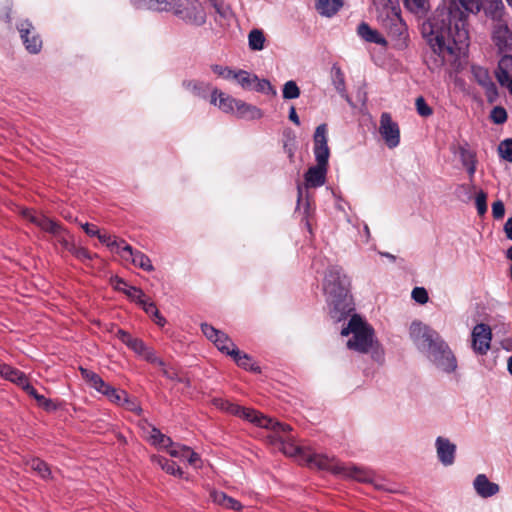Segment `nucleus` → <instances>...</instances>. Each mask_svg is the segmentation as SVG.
<instances>
[{
  "mask_svg": "<svg viewBox=\"0 0 512 512\" xmlns=\"http://www.w3.org/2000/svg\"><path fill=\"white\" fill-rule=\"evenodd\" d=\"M184 2L186 5L183 10L175 8V15L187 23L196 26L203 25L206 21V14L201 6L195 1L184 0Z\"/></svg>",
  "mask_w": 512,
  "mask_h": 512,
  "instance_id": "obj_11",
  "label": "nucleus"
},
{
  "mask_svg": "<svg viewBox=\"0 0 512 512\" xmlns=\"http://www.w3.org/2000/svg\"><path fill=\"white\" fill-rule=\"evenodd\" d=\"M124 293L132 300L137 301L140 304V299L145 298L144 292L135 286H128Z\"/></svg>",
  "mask_w": 512,
  "mask_h": 512,
  "instance_id": "obj_61",
  "label": "nucleus"
},
{
  "mask_svg": "<svg viewBox=\"0 0 512 512\" xmlns=\"http://www.w3.org/2000/svg\"><path fill=\"white\" fill-rule=\"evenodd\" d=\"M54 237L56 239V242L59 243L61 247L68 252L74 245V243L71 241L72 236L68 233L65 227H63L61 229V232L56 234Z\"/></svg>",
  "mask_w": 512,
  "mask_h": 512,
  "instance_id": "obj_47",
  "label": "nucleus"
},
{
  "mask_svg": "<svg viewBox=\"0 0 512 512\" xmlns=\"http://www.w3.org/2000/svg\"><path fill=\"white\" fill-rule=\"evenodd\" d=\"M99 241L103 244H105L111 252L117 253L120 255V252L122 250V246H124L126 243L125 240H118L116 237H112L109 234L98 232V235L96 236Z\"/></svg>",
  "mask_w": 512,
  "mask_h": 512,
  "instance_id": "obj_33",
  "label": "nucleus"
},
{
  "mask_svg": "<svg viewBox=\"0 0 512 512\" xmlns=\"http://www.w3.org/2000/svg\"><path fill=\"white\" fill-rule=\"evenodd\" d=\"M20 37L26 50L31 54H37L42 48V40L36 33L34 26L28 20H23L17 25Z\"/></svg>",
  "mask_w": 512,
  "mask_h": 512,
  "instance_id": "obj_10",
  "label": "nucleus"
},
{
  "mask_svg": "<svg viewBox=\"0 0 512 512\" xmlns=\"http://www.w3.org/2000/svg\"><path fill=\"white\" fill-rule=\"evenodd\" d=\"M74 257L82 262H87L93 259L95 255H93L88 249L81 246H76L75 244L69 251Z\"/></svg>",
  "mask_w": 512,
  "mask_h": 512,
  "instance_id": "obj_49",
  "label": "nucleus"
},
{
  "mask_svg": "<svg viewBox=\"0 0 512 512\" xmlns=\"http://www.w3.org/2000/svg\"><path fill=\"white\" fill-rule=\"evenodd\" d=\"M473 486L477 494L482 498L494 496L499 492V485L491 482L485 474L477 475L473 482Z\"/></svg>",
  "mask_w": 512,
  "mask_h": 512,
  "instance_id": "obj_18",
  "label": "nucleus"
},
{
  "mask_svg": "<svg viewBox=\"0 0 512 512\" xmlns=\"http://www.w3.org/2000/svg\"><path fill=\"white\" fill-rule=\"evenodd\" d=\"M492 339L491 329L486 324H477L472 331V348L473 350L484 355L490 349Z\"/></svg>",
  "mask_w": 512,
  "mask_h": 512,
  "instance_id": "obj_12",
  "label": "nucleus"
},
{
  "mask_svg": "<svg viewBox=\"0 0 512 512\" xmlns=\"http://www.w3.org/2000/svg\"><path fill=\"white\" fill-rule=\"evenodd\" d=\"M379 133L388 148L394 149L400 144L399 125L388 112H383L380 116Z\"/></svg>",
  "mask_w": 512,
  "mask_h": 512,
  "instance_id": "obj_8",
  "label": "nucleus"
},
{
  "mask_svg": "<svg viewBox=\"0 0 512 512\" xmlns=\"http://www.w3.org/2000/svg\"><path fill=\"white\" fill-rule=\"evenodd\" d=\"M328 167L316 164L304 174L306 188H318L325 184Z\"/></svg>",
  "mask_w": 512,
  "mask_h": 512,
  "instance_id": "obj_15",
  "label": "nucleus"
},
{
  "mask_svg": "<svg viewBox=\"0 0 512 512\" xmlns=\"http://www.w3.org/2000/svg\"><path fill=\"white\" fill-rule=\"evenodd\" d=\"M436 449L437 456L443 465L449 466L454 463L456 446L448 439L439 436L436 439Z\"/></svg>",
  "mask_w": 512,
  "mask_h": 512,
  "instance_id": "obj_16",
  "label": "nucleus"
},
{
  "mask_svg": "<svg viewBox=\"0 0 512 512\" xmlns=\"http://www.w3.org/2000/svg\"><path fill=\"white\" fill-rule=\"evenodd\" d=\"M492 39L500 53H512V31L506 24L498 22L494 26Z\"/></svg>",
  "mask_w": 512,
  "mask_h": 512,
  "instance_id": "obj_13",
  "label": "nucleus"
},
{
  "mask_svg": "<svg viewBox=\"0 0 512 512\" xmlns=\"http://www.w3.org/2000/svg\"><path fill=\"white\" fill-rule=\"evenodd\" d=\"M471 72L474 80L486 90L488 95L497 93L496 85L492 81L489 71L486 68L473 65Z\"/></svg>",
  "mask_w": 512,
  "mask_h": 512,
  "instance_id": "obj_19",
  "label": "nucleus"
},
{
  "mask_svg": "<svg viewBox=\"0 0 512 512\" xmlns=\"http://www.w3.org/2000/svg\"><path fill=\"white\" fill-rule=\"evenodd\" d=\"M37 226L41 230L48 232L53 236L61 232V229L64 227L60 222L50 219L44 215L37 221Z\"/></svg>",
  "mask_w": 512,
  "mask_h": 512,
  "instance_id": "obj_34",
  "label": "nucleus"
},
{
  "mask_svg": "<svg viewBox=\"0 0 512 512\" xmlns=\"http://www.w3.org/2000/svg\"><path fill=\"white\" fill-rule=\"evenodd\" d=\"M331 79L332 83L337 90V92L342 96L347 98L346 94V83H345V75L340 68L339 65L333 64L331 68Z\"/></svg>",
  "mask_w": 512,
  "mask_h": 512,
  "instance_id": "obj_30",
  "label": "nucleus"
},
{
  "mask_svg": "<svg viewBox=\"0 0 512 512\" xmlns=\"http://www.w3.org/2000/svg\"><path fill=\"white\" fill-rule=\"evenodd\" d=\"M212 71L218 75L219 77H222L224 79H232L234 75V70L227 66H221L218 64H214L211 66Z\"/></svg>",
  "mask_w": 512,
  "mask_h": 512,
  "instance_id": "obj_58",
  "label": "nucleus"
},
{
  "mask_svg": "<svg viewBox=\"0 0 512 512\" xmlns=\"http://www.w3.org/2000/svg\"><path fill=\"white\" fill-rule=\"evenodd\" d=\"M495 73L501 85H505L509 82V77L512 75V53H506L502 56Z\"/></svg>",
  "mask_w": 512,
  "mask_h": 512,
  "instance_id": "obj_24",
  "label": "nucleus"
},
{
  "mask_svg": "<svg viewBox=\"0 0 512 512\" xmlns=\"http://www.w3.org/2000/svg\"><path fill=\"white\" fill-rule=\"evenodd\" d=\"M323 290L328 304L332 307V317L342 320L353 311L350 280L339 267L328 269L324 277Z\"/></svg>",
  "mask_w": 512,
  "mask_h": 512,
  "instance_id": "obj_3",
  "label": "nucleus"
},
{
  "mask_svg": "<svg viewBox=\"0 0 512 512\" xmlns=\"http://www.w3.org/2000/svg\"><path fill=\"white\" fill-rule=\"evenodd\" d=\"M136 7L152 11H169L172 7V0H137Z\"/></svg>",
  "mask_w": 512,
  "mask_h": 512,
  "instance_id": "obj_28",
  "label": "nucleus"
},
{
  "mask_svg": "<svg viewBox=\"0 0 512 512\" xmlns=\"http://www.w3.org/2000/svg\"><path fill=\"white\" fill-rule=\"evenodd\" d=\"M327 133V124L323 123L316 127L313 135V152L316 164L328 167L330 149L328 147Z\"/></svg>",
  "mask_w": 512,
  "mask_h": 512,
  "instance_id": "obj_7",
  "label": "nucleus"
},
{
  "mask_svg": "<svg viewBox=\"0 0 512 512\" xmlns=\"http://www.w3.org/2000/svg\"><path fill=\"white\" fill-rule=\"evenodd\" d=\"M405 7L413 13H423L428 9L427 0H403Z\"/></svg>",
  "mask_w": 512,
  "mask_h": 512,
  "instance_id": "obj_48",
  "label": "nucleus"
},
{
  "mask_svg": "<svg viewBox=\"0 0 512 512\" xmlns=\"http://www.w3.org/2000/svg\"><path fill=\"white\" fill-rule=\"evenodd\" d=\"M480 9V0H450L447 8L437 9L423 24V34L439 57L434 61L435 68L445 63L453 65L466 54L469 46L467 16Z\"/></svg>",
  "mask_w": 512,
  "mask_h": 512,
  "instance_id": "obj_1",
  "label": "nucleus"
},
{
  "mask_svg": "<svg viewBox=\"0 0 512 512\" xmlns=\"http://www.w3.org/2000/svg\"><path fill=\"white\" fill-rule=\"evenodd\" d=\"M240 100L224 94L218 89H214L211 93V103L217 105L223 112H235Z\"/></svg>",
  "mask_w": 512,
  "mask_h": 512,
  "instance_id": "obj_21",
  "label": "nucleus"
},
{
  "mask_svg": "<svg viewBox=\"0 0 512 512\" xmlns=\"http://www.w3.org/2000/svg\"><path fill=\"white\" fill-rule=\"evenodd\" d=\"M249 47L251 50L259 51L264 48L265 37L261 30L253 29L248 35Z\"/></svg>",
  "mask_w": 512,
  "mask_h": 512,
  "instance_id": "obj_39",
  "label": "nucleus"
},
{
  "mask_svg": "<svg viewBox=\"0 0 512 512\" xmlns=\"http://www.w3.org/2000/svg\"><path fill=\"white\" fill-rule=\"evenodd\" d=\"M141 358L150 364L158 367H164V361L156 355V352L152 347L148 346Z\"/></svg>",
  "mask_w": 512,
  "mask_h": 512,
  "instance_id": "obj_53",
  "label": "nucleus"
},
{
  "mask_svg": "<svg viewBox=\"0 0 512 512\" xmlns=\"http://www.w3.org/2000/svg\"><path fill=\"white\" fill-rule=\"evenodd\" d=\"M411 296L419 304H425L429 300L428 292L424 287H415L412 290Z\"/></svg>",
  "mask_w": 512,
  "mask_h": 512,
  "instance_id": "obj_57",
  "label": "nucleus"
},
{
  "mask_svg": "<svg viewBox=\"0 0 512 512\" xmlns=\"http://www.w3.org/2000/svg\"><path fill=\"white\" fill-rule=\"evenodd\" d=\"M162 370V374L164 377H166L169 380L177 382L180 375L182 374V371L175 367V366H166L164 363V367H160Z\"/></svg>",
  "mask_w": 512,
  "mask_h": 512,
  "instance_id": "obj_56",
  "label": "nucleus"
},
{
  "mask_svg": "<svg viewBox=\"0 0 512 512\" xmlns=\"http://www.w3.org/2000/svg\"><path fill=\"white\" fill-rule=\"evenodd\" d=\"M0 375L5 379L17 384L22 389L29 382L26 374L8 364H0Z\"/></svg>",
  "mask_w": 512,
  "mask_h": 512,
  "instance_id": "obj_23",
  "label": "nucleus"
},
{
  "mask_svg": "<svg viewBox=\"0 0 512 512\" xmlns=\"http://www.w3.org/2000/svg\"><path fill=\"white\" fill-rule=\"evenodd\" d=\"M117 338L131 349L139 357L143 355L148 346L140 338L133 337L129 332L118 329L116 332Z\"/></svg>",
  "mask_w": 512,
  "mask_h": 512,
  "instance_id": "obj_20",
  "label": "nucleus"
},
{
  "mask_svg": "<svg viewBox=\"0 0 512 512\" xmlns=\"http://www.w3.org/2000/svg\"><path fill=\"white\" fill-rule=\"evenodd\" d=\"M90 387L94 388L97 392L103 394L107 391L109 384L106 383L98 374L89 384Z\"/></svg>",
  "mask_w": 512,
  "mask_h": 512,
  "instance_id": "obj_62",
  "label": "nucleus"
},
{
  "mask_svg": "<svg viewBox=\"0 0 512 512\" xmlns=\"http://www.w3.org/2000/svg\"><path fill=\"white\" fill-rule=\"evenodd\" d=\"M189 450L190 447L174 444L173 442L172 445H169L167 448V452L169 453L170 456L182 459H185L187 457V455L189 454Z\"/></svg>",
  "mask_w": 512,
  "mask_h": 512,
  "instance_id": "obj_50",
  "label": "nucleus"
},
{
  "mask_svg": "<svg viewBox=\"0 0 512 512\" xmlns=\"http://www.w3.org/2000/svg\"><path fill=\"white\" fill-rule=\"evenodd\" d=\"M282 96L284 99H296L300 96V89L295 81L289 80L284 84Z\"/></svg>",
  "mask_w": 512,
  "mask_h": 512,
  "instance_id": "obj_44",
  "label": "nucleus"
},
{
  "mask_svg": "<svg viewBox=\"0 0 512 512\" xmlns=\"http://www.w3.org/2000/svg\"><path fill=\"white\" fill-rule=\"evenodd\" d=\"M214 344L221 352H224L227 355H229L231 349L237 348L236 345L231 341L229 336L222 331L219 334V336L215 338Z\"/></svg>",
  "mask_w": 512,
  "mask_h": 512,
  "instance_id": "obj_41",
  "label": "nucleus"
},
{
  "mask_svg": "<svg viewBox=\"0 0 512 512\" xmlns=\"http://www.w3.org/2000/svg\"><path fill=\"white\" fill-rule=\"evenodd\" d=\"M210 497L214 503L224 508H229L234 511H238L242 508V505L238 500L226 495L222 491H212L210 493Z\"/></svg>",
  "mask_w": 512,
  "mask_h": 512,
  "instance_id": "obj_27",
  "label": "nucleus"
},
{
  "mask_svg": "<svg viewBox=\"0 0 512 512\" xmlns=\"http://www.w3.org/2000/svg\"><path fill=\"white\" fill-rule=\"evenodd\" d=\"M182 86L193 95L201 98H205L209 90V84L198 80H184Z\"/></svg>",
  "mask_w": 512,
  "mask_h": 512,
  "instance_id": "obj_31",
  "label": "nucleus"
},
{
  "mask_svg": "<svg viewBox=\"0 0 512 512\" xmlns=\"http://www.w3.org/2000/svg\"><path fill=\"white\" fill-rule=\"evenodd\" d=\"M381 17L385 15L387 19L396 27V31L401 34L405 28L400 18V8L397 0H372Z\"/></svg>",
  "mask_w": 512,
  "mask_h": 512,
  "instance_id": "obj_9",
  "label": "nucleus"
},
{
  "mask_svg": "<svg viewBox=\"0 0 512 512\" xmlns=\"http://www.w3.org/2000/svg\"><path fill=\"white\" fill-rule=\"evenodd\" d=\"M235 112L239 117L250 120L260 119L263 116V113L259 108L245 103L242 100L239 101Z\"/></svg>",
  "mask_w": 512,
  "mask_h": 512,
  "instance_id": "obj_29",
  "label": "nucleus"
},
{
  "mask_svg": "<svg viewBox=\"0 0 512 512\" xmlns=\"http://www.w3.org/2000/svg\"><path fill=\"white\" fill-rule=\"evenodd\" d=\"M229 355L233 357L239 367L253 372H260L259 366L252 362V358L238 348L231 349Z\"/></svg>",
  "mask_w": 512,
  "mask_h": 512,
  "instance_id": "obj_25",
  "label": "nucleus"
},
{
  "mask_svg": "<svg viewBox=\"0 0 512 512\" xmlns=\"http://www.w3.org/2000/svg\"><path fill=\"white\" fill-rule=\"evenodd\" d=\"M349 333H352L353 337L347 342L348 348L361 353L369 352L373 345L374 331L360 316L353 315L348 323V327L342 330V335L344 336Z\"/></svg>",
  "mask_w": 512,
  "mask_h": 512,
  "instance_id": "obj_5",
  "label": "nucleus"
},
{
  "mask_svg": "<svg viewBox=\"0 0 512 512\" xmlns=\"http://www.w3.org/2000/svg\"><path fill=\"white\" fill-rule=\"evenodd\" d=\"M409 334L419 349L429 351L430 357L437 367L446 372H452L456 369L455 356L436 331L414 321L410 325Z\"/></svg>",
  "mask_w": 512,
  "mask_h": 512,
  "instance_id": "obj_2",
  "label": "nucleus"
},
{
  "mask_svg": "<svg viewBox=\"0 0 512 512\" xmlns=\"http://www.w3.org/2000/svg\"><path fill=\"white\" fill-rule=\"evenodd\" d=\"M507 112L502 106H495L490 113V118L495 124H503L507 121Z\"/></svg>",
  "mask_w": 512,
  "mask_h": 512,
  "instance_id": "obj_51",
  "label": "nucleus"
},
{
  "mask_svg": "<svg viewBox=\"0 0 512 512\" xmlns=\"http://www.w3.org/2000/svg\"><path fill=\"white\" fill-rule=\"evenodd\" d=\"M201 331L206 336V338L212 341L213 343L215 342V338H217L221 333L220 330L214 328L212 325L207 323L201 324Z\"/></svg>",
  "mask_w": 512,
  "mask_h": 512,
  "instance_id": "obj_60",
  "label": "nucleus"
},
{
  "mask_svg": "<svg viewBox=\"0 0 512 512\" xmlns=\"http://www.w3.org/2000/svg\"><path fill=\"white\" fill-rule=\"evenodd\" d=\"M153 460L157 462V464L168 474L174 475V476H182L183 471L182 469L176 465V463L172 460H169L164 457H153Z\"/></svg>",
  "mask_w": 512,
  "mask_h": 512,
  "instance_id": "obj_37",
  "label": "nucleus"
},
{
  "mask_svg": "<svg viewBox=\"0 0 512 512\" xmlns=\"http://www.w3.org/2000/svg\"><path fill=\"white\" fill-rule=\"evenodd\" d=\"M120 406L136 414H140L142 412L139 404L135 401V399H131L127 393L125 394V397L123 398L122 404Z\"/></svg>",
  "mask_w": 512,
  "mask_h": 512,
  "instance_id": "obj_59",
  "label": "nucleus"
},
{
  "mask_svg": "<svg viewBox=\"0 0 512 512\" xmlns=\"http://www.w3.org/2000/svg\"><path fill=\"white\" fill-rule=\"evenodd\" d=\"M498 153L502 159L512 163V138L500 142L498 145Z\"/></svg>",
  "mask_w": 512,
  "mask_h": 512,
  "instance_id": "obj_45",
  "label": "nucleus"
},
{
  "mask_svg": "<svg viewBox=\"0 0 512 512\" xmlns=\"http://www.w3.org/2000/svg\"><path fill=\"white\" fill-rule=\"evenodd\" d=\"M150 439L154 445H159L163 448H168L169 445H172V440L170 437L164 435L159 429L153 428L150 434Z\"/></svg>",
  "mask_w": 512,
  "mask_h": 512,
  "instance_id": "obj_42",
  "label": "nucleus"
},
{
  "mask_svg": "<svg viewBox=\"0 0 512 512\" xmlns=\"http://www.w3.org/2000/svg\"><path fill=\"white\" fill-rule=\"evenodd\" d=\"M417 113L422 117H428L432 115V108L426 103L425 99L420 96L415 102Z\"/></svg>",
  "mask_w": 512,
  "mask_h": 512,
  "instance_id": "obj_55",
  "label": "nucleus"
},
{
  "mask_svg": "<svg viewBox=\"0 0 512 512\" xmlns=\"http://www.w3.org/2000/svg\"><path fill=\"white\" fill-rule=\"evenodd\" d=\"M504 12V5L501 0H491L489 7L486 9V14L494 20H501Z\"/></svg>",
  "mask_w": 512,
  "mask_h": 512,
  "instance_id": "obj_43",
  "label": "nucleus"
},
{
  "mask_svg": "<svg viewBox=\"0 0 512 512\" xmlns=\"http://www.w3.org/2000/svg\"><path fill=\"white\" fill-rule=\"evenodd\" d=\"M278 423L283 429H276L273 426L265 428L272 431L273 435L270 436L272 443L277 445L285 455L298 457L300 461L305 462L310 467L319 469L333 467V459H330V457L326 455L315 453L308 447L296 445L293 436L290 434L292 430L291 427L288 424Z\"/></svg>",
  "mask_w": 512,
  "mask_h": 512,
  "instance_id": "obj_4",
  "label": "nucleus"
},
{
  "mask_svg": "<svg viewBox=\"0 0 512 512\" xmlns=\"http://www.w3.org/2000/svg\"><path fill=\"white\" fill-rule=\"evenodd\" d=\"M252 89H254L257 92H262V93H267V94L271 93L272 95H276V90L273 88L271 83L266 79L260 80L257 77V80L254 81Z\"/></svg>",
  "mask_w": 512,
  "mask_h": 512,
  "instance_id": "obj_52",
  "label": "nucleus"
},
{
  "mask_svg": "<svg viewBox=\"0 0 512 512\" xmlns=\"http://www.w3.org/2000/svg\"><path fill=\"white\" fill-rule=\"evenodd\" d=\"M120 257L125 261H131L133 265L145 271L154 270L150 258L143 252L134 250L128 243L122 246Z\"/></svg>",
  "mask_w": 512,
  "mask_h": 512,
  "instance_id": "obj_14",
  "label": "nucleus"
},
{
  "mask_svg": "<svg viewBox=\"0 0 512 512\" xmlns=\"http://www.w3.org/2000/svg\"><path fill=\"white\" fill-rule=\"evenodd\" d=\"M342 5V0H315L316 10L319 14L326 17L335 15Z\"/></svg>",
  "mask_w": 512,
  "mask_h": 512,
  "instance_id": "obj_26",
  "label": "nucleus"
},
{
  "mask_svg": "<svg viewBox=\"0 0 512 512\" xmlns=\"http://www.w3.org/2000/svg\"><path fill=\"white\" fill-rule=\"evenodd\" d=\"M455 153L459 154L462 165L477 162L476 154L474 151L469 149L468 143L458 145Z\"/></svg>",
  "mask_w": 512,
  "mask_h": 512,
  "instance_id": "obj_40",
  "label": "nucleus"
},
{
  "mask_svg": "<svg viewBox=\"0 0 512 512\" xmlns=\"http://www.w3.org/2000/svg\"><path fill=\"white\" fill-rule=\"evenodd\" d=\"M140 305L144 309V311L153 317L156 324L160 326H164L166 323V320L164 317H162L159 313L158 308L156 307L155 303L150 302L147 299H140Z\"/></svg>",
  "mask_w": 512,
  "mask_h": 512,
  "instance_id": "obj_36",
  "label": "nucleus"
},
{
  "mask_svg": "<svg viewBox=\"0 0 512 512\" xmlns=\"http://www.w3.org/2000/svg\"><path fill=\"white\" fill-rule=\"evenodd\" d=\"M111 282H112V284L114 285V288H115L116 290H118V291H122V292H124V290H126V289H127V287L129 286V285L127 284V282H126L124 279L119 278V277H117V276H116L115 278H112V279H111Z\"/></svg>",
  "mask_w": 512,
  "mask_h": 512,
  "instance_id": "obj_64",
  "label": "nucleus"
},
{
  "mask_svg": "<svg viewBox=\"0 0 512 512\" xmlns=\"http://www.w3.org/2000/svg\"><path fill=\"white\" fill-rule=\"evenodd\" d=\"M505 214V206L501 200L494 201L492 204V215L495 219H501Z\"/></svg>",
  "mask_w": 512,
  "mask_h": 512,
  "instance_id": "obj_63",
  "label": "nucleus"
},
{
  "mask_svg": "<svg viewBox=\"0 0 512 512\" xmlns=\"http://www.w3.org/2000/svg\"><path fill=\"white\" fill-rule=\"evenodd\" d=\"M235 79L242 88L244 89H252L254 81L257 80L256 75H251L249 72L245 70L234 71L233 78Z\"/></svg>",
  "mask_w": 512,
  "mask_h": 512,
  "instance_id": "obj_38",
  "label": "nucleus"
},
{
  "mask_svg": "<svg viewBox=\"0 0 512 512\" xmlns=\"http://www.w3.org/2000/svg\"><path fill=\"white\" fill-rule=\"evenodd\" d=\"M126 393L127 392L124 390L116 389L109 385L107 391H104L103 395H105L112 403L120 406Z\"/></svg>",
  "mask_w": 512,
  "mask_h": 512,
  "instance_id": "obj_46",
  "label": "nucleus"
},
{
  "mask_svg": "<svg viewBox=\"0 0 512 512\" xmlns=\"http://www.w3.org/2000/svg\"><path fill=\"white\" fill-rule=\"evenodd\" d=\"M475 205L480 216H483L487 212V194L483 190L478 192Z\"/></svg>",
  "mask_w": 512,
  "mask_h": 512,
  "instance_id": "obj_54",
  "label": "nucleus"
},
{
  "mask_svg": "<svg viewBox=\"0 0 512 512\" xmlns=\"http://www.w3.org/2000/svg\"><path fill=\"white\" fill-rule=\"evenodd\" d=\"M357 34L364 41L375 43L381 46H387L386 39L375 29H372L366 22H361L357 27Z\"/></svg>",
  "mask_w": 512,
  "mask_h": 512,
  "instance_id": "obj_22",
  "label": "nucleus"
},
{
  "mask_svg": "<svg viewBox=\"0 0 512 512\" xmlns=\"http://www.w3.org/2000/svg\"><path fill=\"white\" fill-rule=\"evenodd\" d=\"M26 465L44 480L49 479L51 476L48 464L40 458H32L26 462Z\"/></svg>",
  "mask_w": 512,
  "mask_h": 512,
  "instance_id": "obj_32",
  "label": "nucleus"
},
{
  "mask_svg": "<svg viewBox=\"0 0 512 512\" xmlns=\"http://www.w3.org/2000/svg\"><path fill=\"white\" fill-rule=\"evenodd\" d=\"M213 404L217 408L226 411L232 415L248 420L249 422L254 423L259 427L273 426L276 429H283L282 426H280V424L278 423V421L270 417H267L254 409L241 407L222 398L213 399Z\"/></svg>",
  "mask_w": 512,
  "mask_h": 512,
  "instance_id": "obj_6",
  "label": "nucleus"
},
{
  "mask_svg": "<svg viewBox=\"0 0 512 512\" xmlns=\"http://www.w3.org/2000/svg\"><path fill=\"white\" fill-rule=\"evenodd\" d=\"M23 390L31 397H33L39 406L43 407L46 410H50L54 408V404L50 399H47L43 395H40L37 390L28 382L25 384Z\"/></svg>",
  "mask_w": 512,
  "mask_h": 512,
  "instance_id": "obj_35",
  "label": "nucleus"
},
{
  "mask_svg": "<svg viewBox=\"0 0 512 512\" xmlns=\"http://www.w3.org/2000/svg\"><path fill=\"white\" fill-rule=\"evenodd\" d=\"M332 459H333V461H332L333 467L328 468L327 470H331L336 474L343 473V474L350 476L353 479L360 481V482L370 481L371 474L368 471H366L360 467H356V466L344 467V466L339 465L334 458H332Z\"/></svg>",
  "mask_w": 512,
  "mask_h": 512,
  "instance_id": "obj_17",
  "label": "nucleus"
}]
</instances>
